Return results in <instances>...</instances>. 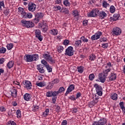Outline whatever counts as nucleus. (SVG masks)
Listing matches in <instances>:
<instances>
[{
    "mask_svg": "<svg viewBox=\"0 0 125 125\" xmlns=\"http://www.w3.org/2000/svg\"><path fill=\"white\" fill-rule=\"evenodd\" d=\"M9 9H8V8H5L3 11L4 14H5L6 16H7V15L9 14Z\"/></svg>",
    "mask_w": 125,
    "mask_h": 125,
    "instance_id": "c9c22d12",
    "label": "nucleus"
},
{
    "mask_svg": "<svg viewBox=\"0 0 125 125\" xmlns=\"http://www.w3.org/2000/svg\"><path fill=\"white\" fill-rule=\"evenodd\" d=\"M21 23H22V26L26 27V28H33V27L35 26V24L31 21H25V20H22Z\"/></svg>",
    "mask_w": 125,
    "mask_h": 125,
    "instance_id": "f03ea898",
    "label": "nucleus"
},
{
    "mask_svg": "<svg viewBox=\"0 0 125 125\" xmlns=\"http://www.w3.org/2000/svg\"><path fill=\"white\" fill-rule=\"evenodd\" d=\"M64 91H65V88H64V87H61L59 89L58 92L59 94V93H61L62 92H64Z\"/></svg>",
    "mask_w": 125,
    "mask_h": 125,
    "instance_id": "c03bdc74",
    "label": "nucleus"
},
{
    "mask_svg": "<svg viewBox=\"0 0 125 125\" xmlns=\"http://www.w3.org/2000/svg\"><path fill=\"white\" fill-rule=\"evenodd\" d=\"M110 6V4H109V3H107V2L106 1H103V7H104L105 8H106L107 6Z\"/></svg>",
    "mask_w": 125,
    "mask_h": 125,
    "instance_id": "37998d69",
    "label": "nucleus"
},
{
    "mask_svg": "<svg viewBox=\"0 0 125 125\" xmlns=\"http://www.w3.org/2000/svg\"><path fill=\"white\" fill-rule=\"evenodd\" d=\"M110 11L111 13H114V12L116 11V8H115V6H114V5H111L110 7Z\"/></svg>",
    "mask_w": 125,
    "mask_h": 125,
    "instance_id": "4c0bfd02",
    "label": "nucleus"
},
{
    "mask_svg": "<svg viewBox=\"0 0 125 125\" xmlns=\"http://www.w3.org/2000/svg\"><path fill=\"white\" fill-rule=\"evenodd\" d=\"M108 46H109L108 43H104L102 45V47H103V48H108Z\"/></svg>",
    "mask_w": 125,
    "mask_h": 125,
    "instance_id": "bf43d9fd",
    "label": "nucleus"
},
{
    "mask_svg": "<svg viewBox=\"0 0 125 125\" xmlns=\"http://www.w3.org/2000/svg\"><path fill=\"white\" fill-rule=\"evenodd\" d=\"M24 59L26 62H33L39 60V55L35 54L33 55H25Z\"/></svg>",
    "mask_w": 125,
    "mask_h": 125,
    "instance_id": "f257e3e1",
    "label": "nucleus"
},
{
    "mask_svg": "<svg viewBox=\"0 0 125 125\" xmlns=\"http://www.w3.org/2000/svg\"><path fill=\"white\" fill-rule=\"evenodd\" d=\"M48 114H49V109L46 108L45 111L43 113L42 116L45 118L48 116Z\"/></svg>",
    "mask_w": 125,
    "mask_h": 125,
    "instance_id": "b1692460",
    "label": "nucleus"
},
{
    "mask_svg": "<svg viewBox=\"0 0 125 125\" xmlns=\"http://www.w3.org/2000/svg\"><path fill=\"white\" fill-rule=\"evenodd\" d=\"M99 16L100 17L101 19H104L105 17H107V14L104 11L99 12Z\"/></svg>",
    "mask_w": 125,
    "mask_h": 125,
    "instance_id": "4468645a",
    "label": "nucleus"
},
{
    "mask_svg": "<svg viewBox=\"0 0 125 125\" xmlns=\"http://www.w3.org/2000/svg\"><path fill=\"white\" fill-rule=\"evenodd\" d=\"M75 44L76 45V46H81V45L82 44V41L81 40H77L75 42Z\"/></svg>",
    "mask_w": 125,
    "mask_h": 125,
    "instance_id": "58836bf2",
    "label": "nucleus"
},
{
    "mask_svg": "<svg viewBox=\"0 0 125 125\" xmlns=\"http://www.w3.org/2000/svg\"><path fill=\"white\" fill-rule=\"evenodd\" d=\"M37 7V5L33 2H30L28 5V8L29 11H31L32 12H34L35 10H36V8Z\"/></svg>",
    "mask_w": 125,
    "mask_h": 125,
    "instance_id": "6e6552de",
    "label": "nucleus"
},
{
    "mask_svg": "<svg viewBox=\"0 0 125 125\" xmlns=\"http://www.w3.org/2000/svg\"><path fill=\"white\" fill-rule=\"evenodd\" d=\"M99 13L98 9H93L89 14H87L88 17H95Z\"/></svg>",
    "mask_w": 125,
    "mask_h": 125,
    "instance_id": "39448f33",
    "label": "nucleus"
},
{
    "mask_svg": "<svg viewBox=\"0 0 125 125\" xmlns=\"http://www.w3.org/2000/svg\"><path fill=\"white\" fill-rule=\"evenodd\" d=\"M41 28L42 29V32L44 33H45L46 31H47V25H46V23H43L42 25H41Z\"/></svg>",
    "mask_w": 125,
    "mask_h": 125,
    "instance_id": "412c9836",
    "label": "nucleus"
},
{
    "mask_svg": "<svg viewBox=\"0 0 125 125\" xmlns=\"http://www.w3.org/2000/svg\"><path fill=\"white\" fill-rule=\"evenodd\" d=\"M111 98L113 100H117L118 99V94L117 93H113L111 95Z\"/></svg>",
    "mask_w": 125,
    "mask_h": 125,
    "instance_id": "393cba45",
    "label": "nucleus"
},
{
    "mask_svg": "<svg viewBox=\"0 0 125 125\" xmlns=\"http://www.w3.org/2000/svg\"><path fill=\"white\" fill-rule=\"evenodd\" d=\"M113 35L115 36H120L122 34V30L119 27H115L112 30Z\"/></svg>",
    "mask_w": 125,
    "mask_h": 125,
    "instance_id": "9d476101",
    "label": "nucleus"
},
{
    "mask_svg": "<svg viewBox=\"0 0 125 125\" xmlns=\"http://www.w3.org/2000/svg\"><path fill=\"white\" fill-rule=\"evenodd\" d=\"M81 39L82 40L83 42H88V39H86L84 36H82Z\"/></svg>",
    "mask_w": 125,
    "mask_h": 125,
    "instance_id": "09e8293b",
    "label": "nucleus"
},
{
    "mask_svg": "<svg viewBox=\"0 0 125 125\" xmlns=\"http://www.w3.org/2000/svg\"><path fill=\"white\" fill-rule=\"evenodd\" d=\"M19 12L22 15V16H24L25 15V13H26L25 11H24V8H19Z\"/></svg>",
    "mask_w": 125,
    "mask_h": 125,
    "instance_id": "c85d7f7f",
    "label": "nucleus"
},
{
    "mask_svg": "<svg viewBox=\"0 0 125 125\" xmlns=\"http://www.w3.org/2000/svg\"><path fill=\"white\" fill-rule=\"evenodd\" d=\"M65 55H67V56H73L74 55V48L72 46H69L65 50Z\"/></svg>",
    "mask_w": 125,
    "mask_h": 125,
    "instance_id": "20e7f679",
    "label": "nucleus"
},
{
    "mask_svg": "<svg viewBox=\"0 0 125 125\" xmlns=\"http://www.w3.org/2000/svg\"><path fill=\"white\" fill-rule=\"evenodd\" d=\"M30 98H31V97L30 96V94L26 93L24 94V100H26V101H29Z\"/></svg>",
    "mask_w": 125,
    "mask_h": 125,
    "instance_id": "4be33fe9",
    "label": "nucleus"
},
{
    "mask_svg": "<svg viewBox=\"0 0 125 125\" xmlns=\"http://www.w3.org/2000/svg\"><path fill=\"white\" fill-rule=\"evenodd\" d=\"M14 65V62H13L12 61H10L7 63V66L8 69H11V68H12V67H13Z\"/></svg>",
    "mask_w": 125,
    "mask_h": 125,
    "instance_id": "5701e85b",
    "label": "nucleus"
},
{
    "mask_svg": "<svg viewBox=\"0 0 125 125\" xmlns=\"http://www.w3.org/2000/svg\"><path fill=\"white\" fill-rule=\"evenodd\" d=\"M39 108L40 107H39V106H34L33 109H32V111L33 112H38Z\"/></svg>",
    "mask_w": 125,
    "mask_h": 125,
    "instance_id": "5fc2aeb1",
    "label": "nucleus"
},
{
    "mask_svg": "<svg viewBox=\"0 0 125 125\" xmlns=\"http://www.w3.org/2000/svg\"><path fill=\"white\" fill-rule=\"evenodd\" d=\"M6 52V49L3 47L0 48V53H5Z\"/></svg>",
    "mask_w": 125,
    "mask_h": 125,
    "instance_id": "a19ab883",
    "label": "nucleus"
},
{
    "mask_svg": "<svg viewBox=\"0 0 125 125\" xmlns=\"http://www.w3.org/2000/svg\"><path fill=\"white\" fill-rule=\"evenodd\" d=\"M52 91H49L46 93L47 97H52Z\"/></svg>",
    "mask_w": 125,
    "mask_h": 125,
    "instance_id": "864d4df0",
    "label": "nucleus"
},
{
    "mask_svg": "<svg viewBox=\"0 0 125 125\" xmlns=\"http://www.w3.org/2000/svg\"><path fill=\"white\" fill-rule=\"evenodd\" d=\"M52 83H53V84H55V83H59V80L58 79H54Z\"/></svg>",
    "mask_w": 125,
    "mask_h": 125,
    "instance_id": "052dcab7",
    "label": "nucleus"
},
{
    "mask_svg": "<svg viewBox=\"0 0 125 125\" xmlns=\"http://www.w3.org/2000/svg\"><path fill=\"white\" fill-rule=\"evenodd\" d=\"M63 4L65 6H70V5H71V3L69 2V0H64Z\"/></svg>",
    "mask_w": 125,
    "mask_h": 125,
    "instance_id": "c756f323",
    "label": "nucleus"
},
{
    "mask_svg": "<svg viewBox=\"0 0 125 125\" xmlns=\"http://www.w3.org/2000/svg\"><path fill=\"white\" fill-rule=\"evenodd\" d=\"M95 35H96V40H98V39H100V37L102 36V32H98L97 33H96Z\"/></svg>",
    "mask_w": 125,
    "mask_h": 125,
    "instance_id": "473e14b6",
    "label": "nucleus"
},
{
    "mask_svg": "<svg viewBox=\"0 0 125 125\" xmlns=\"http://www.w3.org/2000/svg\"><path fill=\"white\" fill-rule=\"evenodd\" d=\"M23 84H24V87L27 88V89H32V83L29 81H24L22 82Z\"/></svg>",
    "mask_w": 125,
    "mask_h": 125,
    "instance_id": "9b49d317",
    "label": "nucleus"
},
{
    "mask_svg": "<svg viewBox=\"0 0 125 125\" xmlns=\"http://www.w3.org/2000/svg\"><path fill=\"white\" fill-rule=\"evenodd\" d=\"M56 111L57 112V113H59V112H60V106L59 105H56Z\"/></svg>",
    "mask_w": 125,
    "mask_h": 125,
    "instance_id": "338daca9",
    "label": "nucleus"
},
{
    "mask_svg": "<svg viewBox=\"0 0 125 125\" xmlns=\"http://www.w3.org/2000/svg\"><path fill=\"white\" fill-rule=\"evenodd\" d=\"M94 77H95V76H94V74H91L89 76V79L90 80V81H93V80H94Z\"/></svg>",
    "mask_w": 125,
    "mask_h": 125,
    "instance_id": "6e6d98bb",
    "label": "nucleus"
},
{
    "mask_svg": "<svg viewBox=\"0 0 125 125\" xmlns=\"http://www.w3.org/2000/svg\"><path fill=\"white\" fill-rule=\"evenodd\" d=\"M43 57L45 60H46L47 62L50 60V59L52 57L49 54H43Z\"/></svg>",
    "mask_w": 125,
    "mask_h": 125,
    "instance_id": "f3484780",
    "label": "nucleus"
},
{
    "mask_svg": "<svg viewBox=\"0 0 125 125\" xmlns=\"http://www.w3.org/2000/svg\"><path fill=\"white\" fill-rule=\"evenodd\" d=\"M74 89H75V85L74 84L70 85L68 86L66 93H65V96H67V95H68V94H69L70 92H72V91H73V90H74Z\"/></svg>",
    "mask_w": 125,
    "mask_h": 125,
    "instance_id": "f8f14e48",
    "label": "nucleus"
},
{
    "mask_svg": "<svg viewBox=\"0 0 125 125\" xmlns=\"http://www.w3.org/2000/svg\"><path fill=\"white\" fill-rule=\"evenodd\" d=\"M63 13H65V14H69V10H68L66 8H65L63 11H62Z\"/></svg>",
    "mask_w": 125,
    "mask_h": 125,
    "instance_id": "69168bd1",
    "label": "nucleus"
},
{
    "mask_svg": "<svg viewBox=\"0 0 125 125\" xmlns=\"http://www.w3.org/2000/svg\"><path fill=\"white\" fill-rule=\"evenodd\" d=\"M113 18L114 19V21H117V20H119V18H120V14H114L113 15Z\"/></svg>",
    "mask_w": 125,
    "mask_h": 125,
    "instance_id": "7c9ffc66",
    "label": "nucleus"
},
{
    "mask_svg": "<svg viewBox=\"0 0 125 125\" xmlns=\"http://www.w3.org/2000/svg\"><path fill=\"white\" fill-rule=\"evenodd\" d=\"M94 87L96 88V91L97 92V94L99 96H102V94H103V92H102V87L98 84L96 83L94 85Z\"/></svg>",
    "mask_w": 125,
    "mask_h": 125,
    "instance_id": "7ed1b4c3",
    "label": "nucleus"
},
{
    "mask_svg": "<svg viewBox=\"0 0 125 125\" xmlns=\"http://www.w3.org/2000/svg\"><path fill=\"white\" fill-rule=\"evenodd\" d=\"M106 124V119L103 118L101 119L98 122L95 121L92 125H104Z\"/></svg>",
    "mask_w": 125,
    "mask_h": 125,
    "instance_id": "1a4fd4ad",
    "label": "nucleus"
},
{
    "mask_svg": "<svg viewBox=\"0 0 125 125\" xmlns=\"http://www.w3.org/2000/svg\"><path fill=\"white\" fill-rule=\"evenodd\" d=\"M99 79L100 80V82L104 83H105V81H106V76H104L103 73H100L99 75Z\"/></svg>",
    "mask_w": 125,
    "mask_h": 125,
    "instance_id": "ddd939ff",
    "label": "nucleus"
},
{
    "mask_svg": "<svg viewBox=\"0 0 125 125\" xmlns=\"http://www.w3.org/2000/svg\"><path fill=\"white\" fill-rule=\"evenodd\" d=\"M117 79V74L114 73H111L110 76L109 77V81H115Z\"/></svg>",
    "mask_w": 125,
    "mask_h": 125,
    "instance_id": "2eb2a0df",
    "label": "nucleus"
},
{
    "mask_svg": "<svg viewBox=\"0 0 125 125\" xmlns=\"http://www.w3.org/2000/svg\"><path fill=\"white\" fill-rule=\"evenodd\" d=\"M45 67L46 68L48 73H51V72H52V68L49 66V64L46 65Z\"/></svg>",
    "mask_w": 125,
    "mask_h": 125,
    "instance_id": "8fccbe9b",
    "label": "nucleus"
},
{
    "mask_svg": "<svg viewBox=\"0 0 125 125\" xmlns=\"http://www.w3.org/2000/svg\"><path fill=\"white\" fill-rule=\"evenodd\" d=\"M64 50V47L62 46H59L57 48V51L59 53H61Z\"/></svg>",
    "mask_w": 125,
    "mask_h": 125,
    "instance_id": "cd10ccee",
    "label": "nucleus"
},
{
    "mask_svg": "<svg viewBox=\"0 0 125 125\" xmlns=\"http://www.w3.org/2000/svg\"><path fill=\"white\" fill-rule=\"evenodd\" d=\"M67 122L66 120H63L62 122V125H67Z\"/></svg>",
    "mask_w": 125,
    "mask_h": 125,
    "instance_id": "774afa93",
    "label": "nucleus"
},
{
    "mask_svg": "<svg viewBox=\"0 0 125 125\" xmlns=\"http://www.w3.org/2000/svg\"><path fill=\"white\" fill-rule=\"evenodd\" d=\"M41 63L42 64H43V65H44L45 67L49 65L48 63H47V62H46L44 60H42L41 61Z\"/></svg>",
    "mask_w": 125,
    "mask_h": 125,
    "instance_id": "603ef678",
    "label": "nucleus"
},
{
    "mask_svg": "<svg viewBox=\"0 0 125 125\" xmlns=\"http://www.w3.org/2000/svg\"><path fill=\"white\" fill-rule=\"evenodd\" d=\"M3 8H4V2L3 1H0V10H2Z\"/></svg>",
    "mask_w": 125,
    "mask_h": 125,
    "instance_id": "de8ad7c7",
    "label": "nucleus"
},
{
    "mask_svg": "<svg viewBox=\"0 0 125 125\" xmlns=\"http://www.w3.org/2000/svg\"><path fill=\"white\" fill-rule=\"evenodd\" d=\"M98 99H99V97H96V95H95V99H94L93 101L91 102V104H92L93 106H94L95 104L98 103Z\"/></svg>",
    "mask_w": 125,
    "mask_h": 125,
    "instance_id": "aec40b11",
    "label": "nucleus"
},
{
    "mask_svg": "<svg viewBox=\"0 0 125 125\" xmlns=\"http://www.w3.org/2000/svg\"><path fill=\"white\" fill-rule=\"evenodd\" d=\"M33 17V15L30 13H25L24 16H22V18L24 19L27 18H32Z\"/></svg>",
    "mask_w": 125,
    "mask_h": 125,
    "instance_id": "a211bd4d",
    "label": "nucleus"
},
{
    "mask_svg": "<svg viewBox=\"0 0 125 125\" xmlns=\"http://www.w3.org/2000/svg\"><path fill=\"white\" fill-rule=\"evenodd\" d=\"M88 23V21L86 20H84L83 22V25L84 26H87Z\"/></svg>",
    "mask_w": 125,
    "mask_h": 125,
    "instance_id": "0e129e2a",
    "label": "nucleus"
},
{
    "mask_svg": "<svg viewBox=\"0 0 125 125\" xmlns=\"http://www.w3.org/2000/svg\"><path fill=\"white\" fill-rule=\"evenodd\" d=\"M41 66H42L41 64H39V65H37V70L39 71L41 74H43V73H44V69H43L42 67Z\"/></svg>",
    "mask_w": 125,
    "mask_h": 125,
    "instance_id": "6ab92c4d",
    "label": "nucleus"
},
{
    "mask_svg": "<svg viewBox=\"0 0 125 125\" xmlns=\"http://www.w3.org/2000/svg\"><path fill=\"white\" fill-rule=\"evenodd\" d=\"M50 33L54 36H56V35H57V33H58V31L57 29H53L50 32Z\"/></svg>",
    "mask_w": 125,
    "mask_h": 125,
    "instance_id": "2f4dec72",
    "label": "nucleus"
},
{
    "mask_svg": "<svg viewBox=\"0 0 125 125\" xmlns=\"http://www.w3.org/2000/svg\"><path fill=\"white\" fill-rule=\"evenodd\" d=\"M69 42H70V41H69V40H65L63 41V44H64V45H68V44H69Z\"/></svg>",
    "mask_w": 125,
    "mask_h": 125,
    "instance_id": "13d9d810",
    "label": "nucleus"
},
{
    "mask_svg": "<svg viewBox=\"0 0 125 125\" xmlns=\"http://www.w3.org/2000/svg\"><path fill=\"white\" fill-rule=\"evenodd\" d=\"M96 59V56H95V55L94 54L90 55L89 56V59L91 61H94V60H95Z\"/></svg>",
    "mask_w": 125,
    "mask_h": 125,
    "instance_id": "bb28decb",
    "label": "nucleus"
},
{
    "mask_svg": "<svg viewBox=\"0 0 125 125\" xmlns=\"http://www.w3.org/2000/svg\"><path fill=\"white\" fill-rule=\"evenodd\" d=\"M43 17V13H37L35 15V18L33 19V22L37 23L40 21V19Z\"/></svg>",
    "mask_w": 125,
    "mask_h": 125,
    "instance_id": "423d86ee",
    "label": "nucleus"
},
{
    "mask_svg": "<svg viewBox=\"0 0 125 125\" xmlns=\"http://www.w3.org/2000/svg\"><path fill=\"white\" fill-rule=\"evenodd\" d=\"M119 105L120 106V108L121 109H123L124 108H125V105L124 104V103L123 102H121L119 103Z\"/></svg>",
    "mask_w": 125,
    "mask_h": 125,
    "instance_id": "680f3d73",
    "label": "nucleus"
},
{
    "mask_svg": "<svg viewBox=\"0 0 125 125\" xmlns=\"http://www.w3.org/2000/svg\"><path fill=\"white\" fill-rule=\"evenodd\" d=\"M10 92L11 93V95L13 97H14L15 98H16L17 96V90L16 89H12Z\"/></svg>",
    "mask_w": 125,
    "mask_h": 125,
    "instance_id": "dca6fc26",
    "label": "nucleus"
},
{
    "mask_svg": "<svg viewBox=\"0 0 125 125\" xmlns=\"http://www.w3.org/2000/svg\"><path fill=\"white\" fill-rule=\"evenodd\" d=\"M77 70L79 73H82L83 72V66H78Z\"/></svg>",
    "mask_w": 125,
    "mask_h": 125,
    "instance_id": "a18cd8bd",
    "label": "nucleus"
},
{
    "mask_svg": "<svg viewBox=\"0 0 125 125\" xmlns=\"http://www.w3.org/2000/svg\"><path fill=\"white\" fill-rule=\"evenodd\" d=\"M59 93H58V91H52V97L53 96V97H56Z\"/></svg>",
    "mask_w": 125,
    "mask_h": 125,
    "instance_id": "49530a36",
    "label": "nucleus"
},
{
    "mask_svg": "<svg viewBox=\"0 0 125 125\" xmlns=\"http://www.w3.org/2000/svg\"><path fill=\"white\" fill-rule=\"evenodd\" d=\"M6 46L8 50H10L13 47V44L12 43L8 44Z\"/></svg>",
    "mask_w": 125,
    "mask_h": 125,
    "instance_id": "79ce46f5",
    "label": "nucleus"
},
{
    "mask_svg": "<svg viewBox=\"0 0 125 125\" xmlns=\"http://www.w3.org/2000/svg\"><path fill=\"white\" fill-rule=\"evenodd\" d=\"M73 15L74 16V17H76V16H79V12L77 10H75L73 12Z\"/></svg>",
    "mask_w": 125,
    "mask_h": 125,
    "instance_id": "4d7b16f0",
    "label": "nucleus"
},
{
    "mask_svg": "<svg viewBox=\"0 0 125 125\" xmlns=\"http://www.w3.org/2000/svg\"><path fill=\"white\" fill-rule=\"evenodd\" d=\"M110 71L111 68L107 69L104 71V73L103 74H104V75L105 77H107V76L108 75V73H109V72H110Z\"/></svg>",
    "mask_w": 125,
    "mask_h": 125,
    "instance_id": "f704fd0d",
    "label": "nucleus"
},
{
    "mask_svg": "<svg viewBox=\"0 0 125 125\" xmlns=\"http://www.w3.org/2000/svg\"><path fill=\"white\" fill-rule=\"evenodd\" d=\"M48 62L51 64V65H53V64H55V59L52 57Z\"/></svg>",
    "mask_w": 125,
    "mask_h": 125,
    "instance_id": "72a5a7b5",
    "label": "nucleus"
},
{
    "mask_svg": "<svg viewBox=\"0 0 125 125\" xmlns=\"http://www.w3.org/2000/svg\"><path fill=\"white\" fill-rule=\"evenodd\" d=\"M36 85H37V86H40V87H42L43 86H45V83L42 82L40 83L37 82Z\"/></svg>",
    "mask_w": 125,
    "mask_h": 125,
    "instance_id": "a878e982",
    "label": "nucleus"
},
{
    "mask_svg": "<svg viewBox=\"0 0 125 125\" xmlns=\"http://www.w3.org/2000/svg\"><path fill=\"white\" fill-rule=\"evenodd\" d=\"M16 113L17 115V118H21V111H20V110H17Z\"/></svg>",
    "mask_w": 125,
    "mask_h": 125,
    "instance_id": "3c124183",
    "label": "nucleus"
},
{
    "mask_svg": "<svg viewBox=\"0 0 125 125\" xmlns=\"http://www.w3.org/2000/svg\"><path fill=\"white\" fill-rule=\"evenodd\" d=\"M57 99V97H53L52 98V102H53V104H55Z\"/></svg>",
    "mask_w": 125,
    "mask_h": 125,
    "instance_id": "e2e57ef3",
    "label": "nucleus"
},
{
    "mask_svg": "<svg viewBox=\"0 0 125 125\" xmlns=\"http://www.w3.org/2000/svg\"><path fill=\"white\" fill-rule=\"evenodd\" d=\"M35 37L39 40L40 42L42 41V33L40 29H36L35 30Z\"/></svg>",
    "mask_w": 125,
    "mask_h": 125,
    "instance_id": "0eeeda50",
    "label": "nucleus"
},
{
    "mask_svg": "<svg viewBox=\"0 0 125 125\" xmlns=\"http://www.w3.org/2000/svg\"><path fill=\"white\" fill-rule=\"evenodd\" d=\"M6 125H17L15 122H14V121H9L7 123Z\"/></svg>",
    "mask_w": 125,
    "mask_h": 125,
    "instance_id": "ea45409f",
    "label": "nucleus"
},
{
    "mask_svg": "<svg viewBox=\"0 0 125 125\" xmlns=\"http://www.w3.org/2000/svg\"><path fill=\"white\" fill-rule=\"evenodd\" d=\"M54 84L53 83L51 82L49 83L48 85L46 87V89H51L53 87Z\"/></svg>",
    "mask_w": 125,
    "mask_h": 125,
    "instance_id": "e433bc0d",
    "label": "nucleus"
}]
</instances>
